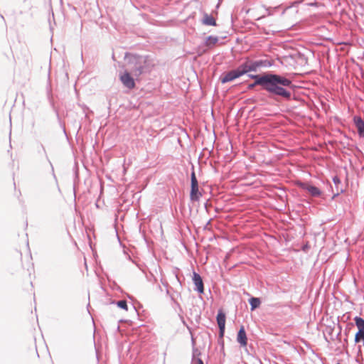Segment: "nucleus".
Here are the masks:
<instances>
[{"label":"nucleus","mask_w":364,"mask_h":364,"mask_svg":"<svg viewBox=\"0 0 364 364\" xmlns=\"http://www.w3.org/2000/svg\"><path fill=\"white\" fill-rule=\"evenodd\" d=\"M130 65V72L126 70L119 75V79L123 85L129 89L135 87V82L131 73L137 79L143 73L146 66V59L141 56H131L127 59Z\"/></svg>","instance_id":"obj_2"},{"label":"nucleus","mask_w":364,"mask_h":364,"mask_svg":"<svg viewBox=\"0 0 364 364\" xmlns=\"http://www.w3.org/2000/svg\"><path fill=\"white\" fill-rule=\"evenodd\" d=\"M201 196L198 190V183L194 171L191 173V189L190 197L192 200H198Z\"/></svg>","instance_id":"obj_4"},{"label":"nucleus","mask_w":364,"mask_h":364,"mask_svg":"<svg viewBox=\"0 0 364 364\" xmlns=\"http://www.w3.org/2000/svg\"><path fill=\"white\" fill-rule=\"evenodd\" d=\"M237 341L242 347H245L247 344V338L243 326L240 327L237 333Z\"/></svg>","instance_id":"obj_9"},{"label":"nucleus","mask_w":364,"mask_h":364,"mask_svg":"<svg viewBox=\"0 0 364 364\" xmlns=\"http://www.w3.org/2000/svg\"><path fill=\"white\" fill-rule=\"evenodd\" d=\"M262 62L246 63L242 65L240 69L244 71V74L249 71H255L258 68L262 66Z\"/></svg>","instance_id":"obj_7"},{"label":"nucleus","mask_w":364,"mask_h":364,"mask_svg":"<svg viewBox=\"0 0 364 364\" xmlns=\"http://www.w3.org/2000/svg\"><path fill=\"white\" fill-rule=\"evenodd\" d=\"M0 17H1V18L2 19V21H3L4 22H5L4 17L2 15H0Z\"/></svg>","instance_id":"obj_17"},{"label":"nucleus","mask_w":364,"mask_h":364,"mask_svg":"<svg viewBox=\"0 0 364 364\" xmlns=\"http://www.w3.org/2000/svg\"><path fill=\"white\" fill-rule=\"evenodd\" d=\"M197 362H198V364H203V361L200 359H198L197 360Z\"/></svg>","instance_id":"obj_16"},{"label":"nucleus","mask_w":364,"mask_h":364,"mask_svg":"<svg viewBox=\"0 0 364 364\" xmlns=\"http://www.w3.org/2000/svg\"><path fill=\"white\" fill-rule=\"evenodd\" d=\"M354 321L358 328V331L355 336V343L363 342L364 344V320L360 317L356 316Z\"/></svg>","instance_id":"obj_3"},{"label":"nucleus","mask_w":364,"mask_h":364,"mask_svg":"<svg viewBox=\"0 0 364 364\" xmlns=\"http://www.w3.org/2000/svg\"><path fill=\"white\" fill-rule=\"evenodd\" d=\"M193 281L196 286V290L199 293H203L204 287L201 277L198 274L194 272L193 276Z\"/></svg>","instance_id":"obj_10"},{"label":"nucleus","mask_w":364,"mask_h":364,"mask_svg":"<svg viewBox=\"0 0 364 364\" xmlns=\"http://www.w3.org/2000/svg\"><path fill=\"white\" fill-rule=\"evenodd\" d=\"M218 41V38L216 36H208L205 39V46L208 47L214 46Z\"/></svg>","instance_id":"obj_13"},{"label":"nucleus","mask_w":364,"mask_h":364,"mask_svg":"<svg viewBox=\"0 0 364 364\" xmlns=\"http://www.w3.org/2000/svg\"><path fill=\"white\" fill-rule=\"evenodd\" d=\"M11 58H12L13 59H14V54H13L12 50H11Z\"/></svg>","instance_id":"obj_18"},{"label":"nucleus","mask_w":364,"mask_h":364,"mask_svg":"<svg viewBox=\"0 0 364 364\" xmlns=\"http://www.w3.org/2000/svg\"><path fill=\"white\" fill-rule=\"evenodd\" d=\"M117 305L118 307H119L125 311L128 310L127 304L125 300H120V301H117Z\"/></svg>","instance_id":"obj_15"},{"label":"nucleus","mask_w":364,"mask_h":364,"mask_svg":"<svg viewBox=\"0 0 364 364\" xmlns=\"http://www.w3.org/2000/svg\"><path fill=\"white\" fill-rule=\"evenodd\" d=\"M353 121L359 135L364 137V121L360 117H354Z\"/></svg>","instance_id":"obj_11"},{"label":"nucleus","mask_w":364,"mask_h":364,"mask_svg":"<svg viewBox=\"0 0 364 364\" xmlns=\"http://www.w3.org/2000/svg\"><path fill=\"white\" fill-rule=\"evenodd\" d=\"M217 322L220 329V336L223 337L225 333V314L222 310H219L217 315Z\"/></svg>","instance_id":"obj_6"},{"label":"nucleus","mask_w":364,"mask_h":364,"mask_svg":"<svg viewBox=\"0 0 364 364\" xmlns=\"http://www.w3.org/2000/svg\"><path fill=\"white\" fill-rule=\"evenodd\" d=\"M244 74V71H242L240 69V67H239L237 69L231 70L228 72V73H225L224 76L221 78V82L223 83H225L228 82L232 81L233 80L240 77Z\"/></svg>","instance_id":"obj_5"},{"label":"nucleus","mask_w":364,"mask_h":364,"mask_svg":"<svg viewBox=\"0 0 364 364\" xmlns=\"http://www.w3.org/2000/svg\"><path fill=\"white\" fill-rule=\"evenodd\" d=\"M251 310L253 311L260 305V301L258 298L252 297L250 299Z\"/></svg>","instance_id":"obj_14"},{"label":"nucleus","mask_w":364,"mask_h":364,"mask_svg":"<svg viewBox=\"0 0 364 364\" xmlns=\"http://www.w3.org/2000/svg\"><path fill=\"white\" fill-rule=\"evenodd\" d=\"M203 23L208 26H216V21L212 16L205 14L203 19Z\"/></svg>","instance_id":"obj_12"},{"label":"nucleus","mask_w":364,"mask_h":364,"mask_svg":"<svg viewBox=\"0 0 364 364\" xmlns=\"http://www.w3.org/2000/svg\"><path fill=\"white\" fill-rule=\"evenodd\" d=\"M250 77L255 80V83L250 85V87H253L255 85H262L269 92L285 98H289L291 96V93L284 87L290 86L291 81L284 77L274 74L252 75Z\"/></svg>","instance_id":"obj_1"},{"label":"nucleus","mask_w":364,"mask_h":364,"mask_svg":"<svg viewBox=\"0 0 364 364\" xmlns=\"http://www.w3.org/2000/svg\"><path fill=\"white\" fill-rule=\"evenodd\" d=\"M301 187L308 191V193L314 197L319 196L321 195L320 190L311 184L309 183H301Z\"/></svg>","instance_id":"obj_8"}]
</instances>
